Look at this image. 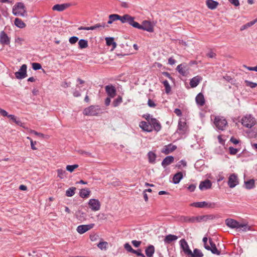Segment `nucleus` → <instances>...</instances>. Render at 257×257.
<instances>
[{"instance_id": "f257e3e1", "label": "nucleus", "mask_w": 257, "mask_h": 257, "mask_svg": "<svg viewBox=\"0 0 257 257\" xmlns=\"http://www.w3.org/2000/svg\"><path fill=\"white\" fill-rule=\"evenodd\" d=\"M13 14L16 16L26 17L28 14L26 8L24 4L21 2L17 3L13 7Z\"/></svg>"}, {"instance_id": "f03ea898", "label": "nucleus", "mask_w": 257, "mask_h": 257, "mask_svg": "<svg viewBox=\"0 0 257 257\" xmlns=\"http://www.w3.org/2000/svg\"><path fill=\"white\" fill-rule=\"evenodd\" d=\"M134 24V28H135L146 31L150 33L154 32V27L150 21L145 20L142 22V25L136 22V23Z\"/></svg>"}, {"instance_id": "7ed1b4c3", "label": "nucleus", "mask_w": 257, "mask_h": 257, "mask_svg": "<svg viewBox=\"0 0 257 257\" xmlns=\"http://www.w3.org/2000/svg\"><path fill=\"white\" fill-rule=\"evenodd\" d=\"M100 111V108L98 105H90L85 108L83 111L84 115L95 116L97 115Z\"/></svg>"}, {"instance_id": "20e7f679", "label": "nucleus", "mask_w": 257, "mask_h": 257, "mask_svg": "<svg viewBox=\"0 0 257 257\" xmlns=\"http://www.w3.org/2000/svg\"><path fill=\"white\" fill-rule=\"evenodd\" d=\"M241 122L245 127L251 128L255 124V121L254 118L249 114L243 116L241 119Z\"/></svg>"}, {"instance_id": "39448f33", "label": "nucleus", "mask_w": 257, "mask_h": 257, "mask_svg": "<svg viewBox=\"0 0 257 257\" xmlns=\"http://www.w3.org/2000/svg\"><path fill=\"white\" fill-rule=\"evenodd\" d=\"M176 70L183 76L187 77L189 75L190 67L186 63H182L177 66Z\"/></svg>"}, {"instance_id": "423d86ee", "label": "nucleus", "mask_w": 257, "mask_h": 257, "mask_svg": "<svg viewBox=\"0 0 257 257\" xmlns=\"http://www.w3.org/2000/svg\"><path fill=\"white\" fill-rule=\"evenodd\" d=\"M216 127L220 130H224L227 124L226 120L223 117L216 116L214 122Z\"/></svg>"}, {"instance_id": "0eeeda50", "label": "nucleus", "mask_w": 257, "mask_h": 257, "mask_svg": "<svg viewBox=\"0 0 257 257\" xmlns=\"http://www.w3.org/2000/svg\"><path fill=\"white\" fill-rule=\"evenodd\" d=\"M119 20L122 23H127L130 25L134 28L136 21H135V17L130 16L128 14H125L122 16L119 15Z\"/></svg>"}, {"instance_id": "6e6552de", "label": "nucleus", "mask_w": 257, "mask_h": 257, "mask_svg": "<svg viewBox=\"0 0 257 257\" xmlns=\"http://www.w3.org/2000/svg\"><path fill=\"white\" fill-rule=\"evenodd\" d=\"M27 66L26 64H23L21 66L18 71L15 72L16 77L18 79H22L27 76Z\"/></svg>"}, {"instance_id": "1a4fd4ad", "label": "nucleus", "mask_w": 257, "mask_h": 257, "mask_svg": "<svg viewBox=\"0 0 257 257\" xmlns=\"http://www.w3.org/2000/svg\"><path fill=\"white\" fill-rule=\"evenodd\" d=\"M88 206L93 211H96L100 209L101 204L96 199H90L88 202Z\"/></svg>"}, {"instance_id": "9d476101", "label": "nucleus", "mask_w": 257, "mask_h": 257, "mask_svg": "<svg viewBox=\"0 0 257 257\" xmlns=\"http://www.w3.org/2000/svg\"><path fill=\"white\" fill-rule=\"evenodd\" d=\"M238 184V177L235 174H231L228 178V185L231 188L235 187Z\"/></svg>"}, {"instance_id": "9b49d317", "label": "nucleus", "mask_w": 257, "mask_h": 257, "mask_svg": "<svg viewBox=\"0 0 257 257\" xmlns=\"http://www.w3.org/2000/svg\"><path fill=\"white\" fill-rule=\"evenodd\" d=\"M11 39L4 31L0 33V43L3 45H8L10 44Z\"/></svg>"}, {"instance_id": "f8f14e48", "label": "nucleus", "mask_w": 257, "mask_h": 257, "mask_svg": "<svg viewBox=\"0 0 257 257\" xmlns=\"http://www.w3.org/2000/svg\"><path fill=\"white\" fill-rule=\"evenodd\" d=\"M94 226V223H91L89 224L86 225H79L77 228V231L78 233L80 234H83L86 232L87 231L90 230Z\"/></svg>"}, {"instance_id": "ddd939ff", "label": "nucleus", "mask_w": 257, "mask_h": 257, "mask_svg": "<svg viewBox=\"0 0 257 257\" xmlns=\"http://www.w3.org/2000/svg\"><path fill=\"white\" fill-rule=\"evenodd\" d=\"M180 244L181 248L182 249L184 252L187 255H189V254L191 252V250L190 249L189 246L185 239H181L180 240Z\"/></svg>"}, {"instance_id": "4468645a", "label": "nucleus", "mask_w": 257, "mask_h": 257, "mask_svg": "<svg viewBox=\"0 0 257 257\" xmlns=\"http://www.w3.org/2000/svg\"><path fill=\"white\" fill-rule=\"evenodd\" d=\"M139 126L144 132L150 133L153 131L152 126L151 125L150 121L149 122L142 121L140 123Z\"/></svg>"}, {"instance_id": "2eb2a0df", "label": "nucleus", "mask_w": 257, "mask_h": 257, "mask_svg": "<svg viewBox=\"0 0 257 257\" xmlns=\"http://www.w3.org/2000/svg\"><path fill=\"white\" fill-rule=\"evenodd\" d=\"M105 91L109 97L113 98L116 94V89L112 85H106L105 87Z\"/></svg>"}, {"instance_id": "dca6fc26", "label": "nucleus", "mask_w": 257, "mask_h": 257, "mask_svg": "<svg viewBox=\"0 0 257 257\" xmlns=\"http://www.w3.org/2000/svg\"><path fill=\"white\" fill-rule=\"evenodd\" d=\"M225 223L227 226L231 228L238 229L239 228L240 223L233 219H226Z\"/></svg>"}, {"instance_id": "f3484780", "label": "nucleus", "mask_w": 257, "mask_h": 257, "mask_svg": "<svg viewBox=\"0 0 257 257\" xmlns=\"http://www.w3.org/2000/svg\"><path fill=\"white\" fill-rule=\"evenodd\" d=\"M150 123L152 126V129H154L155 131L158 132L161 130L162 125L156 118H151L150 119Z\"/></svg>"}, {"instance_id": "a211bd4d", "label": "nucleus", "mask_w": 257, "mask_h": 257, "mask_svg": "<svg viewBox=\"0 0 257 257\" xmlns=\"http://www.w3.org/2000/svg\"><path fill=\"white\" fill-rule=\"evenodd\" d=\"M211 181L208 179H206L200 182L199 188L201 190H207L211 188Z\"/></svg>"}, {"instance_id": "6ab92c4d", "label": "nucleus", "mask_w": 257, "mask_h": 257, "mask_svg": "<svg viewBox=\"0 0 257 257\" xmlns=\"http://www.w3.org/2000/svg\"><path fill=\"white\" fill-rule=\"evenodd\" d=\"M71 4L70 3H65L63 4H56L54 5L53 8L52 10L53 11H57L58 12H62L68 7L71 6Z\"/></svg>"}, {"instance_id": "aec40b11", "label": "nucleus", "mask_w": 257, "mask_h": 257, "mask_svg": "<svg viewBox=\"0 0 257 257\" xmlns=\"http://www.w3.org/2000/svg\"><path fill=\"white\" fill-rule=\"evenodd\" d=\"M176 149V146L173 145L172 144H170L164 147V148L162 150V152L166 155H168L175 151Z\"/></svg>"}, {"instance_id": "412c9836", "label": "nucleus", "mask_w": 257, "mask_h": 257, "mask_svg": "<svg viewBox=\"0 0 257 257\" xmlns=\"http://www.w3.org/2000/svg\"><path fill=\"white\" fill-rule=\"evenodd\" d=\"M209 242L210 246V249H208V250L211 251L213 254L220 255L221 253L220 251L217 248L216 245L215 243L212 241V238H209Z\"/></svg>"}, {"instance_id": "4be33fe9", "label": "nucleus", "mask_w": 257, "mask_h": 257, "mask_svg": "<svg viewBox=\"0 0 257 257\" xmlns=\"http://www.w3.org/2000/svg\"><path fill=\"white\" fill-rule=\"evenodd\" d=\"M195 100L197 104L200 106H203L205 104V98L202 93H199L197 95Z\"/></svg>"}, {"instance_id": "5701e85b", "label": "nucleus", "mask_w": 257, "mask_h": 257, "mask_svg": "<svg viewBox=\"0 0 257 257\" xmlns=\"http://www.w3.org/2000/svg\"><path fill=\"white\" fill-rule=\"evenodd\" d=\"M177 239V236L169 234L165 237L164 241L165 244H170L172 242L176 240Z\"/></svg>"}, {"instance_id": "b1692460", "label": "nucleus", "mask_w": 257, "mask_h": 257, "mask_svg": "<svg viewBox=\"0 0 257 257\" xmlns=\"http://www.w3.org/2000/svg\"><path fill=\"white\" fill-rule=\"evenodd\" d=\"M202 80V78L199 76H196L192 78L190 81V85L191 87H196L199 82Z\"/></svg>"}, {"instance_id": "393cba45", "label": "nucleus", "mask_w": 257, "mask_h": 257, "mask_svg": "<svg viewBox=\"0 0 257 257\" xmlns=\"http://www.w3.org/2000/svg\"><path fill=\"white\" fill-rule=\"evenodd\" d=\"M174 158L172 156H168L165 157L163 161L162 162V165L163 167H165L166 166L169 165L174 162Z\"/></svg>"}, {"instance_id": "a878e982", "label": "nucleus", "mask_w": 257, "mask_h": 257, "mask_svg": "<svg viewBox=\"0 0 257 257\" xmlns=\"http://www.w3.org/2000/svg\"><path fill=\"white\" fill-rule=\"evenodd\" d=\"M155 252V247L150 244L145 249V253L147 257H152Z\"/></svg>"}, {"instance_id": "bb28decb", "label": "nucleus", "mask_w": 257, "mask_h": 257, "mask_svg": "<svg viewBox=\"0 0 257 257\" xmlns=\"http://www.w3.org/2000/svg\"><path fill=\"white\" fill-rule=\"evenodd\" d=\"M184 221L186 222L194 223L199 222L200 221L199 216H185L184 217Z\"/></svg>"}, {"instance_id": "cd10ccee", "label": "nucleus", "mask_w": 257, "mask_h": 257, "mask_svg": "<svg viewBox=\"0 0 257 257\" xmlns=\"http://www.w3.org/2000/svg\"><path fill=\"white\" fill-rule=\"evenodd\" d=\"M206 4L207 7L210 10L215 9L219 5L217 2L213 0H207Z\"/></svg>"}, {"instance_id": "c85d7f7f", "label": "nucleus", "mask_w": 257, "mask_h": 257, "mask_svg": "<svg viewBox=\"0 0 257 257\" xmlns=\"http://www.w3.org/2000/svg\"><path fill=\"white\" fill-rule=\"evenodd\" d=\"M183 178V174L181 172H179L175 174L173 178V182L175 184H178Z\"/></svg>"}, {"instance_id": "c756f323", "label": "nucleus", "mask_w": 257, "mask_h": 257, "mask_svg": "<svg viewBox=\"0 0 257 257\" xmlns=\"http://www.w3.org/2000/svg\"><path fill=\"white\" fill-rule=\"evenodd\" d=\"M203 253L202 252L201 250L198 248H195L193 250V252L191 251L190 254H189V257H203Z\"/></svg>"}, {"instance_id": "7c9ffc66", "label": "nucleus", "mask_w": 257, "mask_h": 257, "mask_svg": "<svg viewBox=\"0 0 257 257\" xmlns=\"http://www.w3.org/2000/svg\"><path fill=\"white\" fill-rule=\"evenodd\" d=\"M244 187L248 190L253 188L255 187L254 180L253 179H250L246 181H244Z\"/></svg>"}, {"instance_id": "2f4dec72", "label": "nucleus", "mask_w": 257, "mask_h": 257, "mask_svg": "<svg viewBox=\"0 0 257 257\" xmlns=\"http://www.w3.org/2000/svg\"><path fill=\"white\" fill-rule=\"evenodd\" d=\"M186 123L179 121L178 125V130L180 131L181 134H184L186 131Z\"/></svg>"}, {"instance_id": "473e14b6", "label": "nucleus", "mask_w": 257, "mask_h": 257, "mask_svg": "<svg viewBox=\"0 0 257 257\" xmlns=\"http://www.w3.org/2000/svg\"><path fill=\"white\" fill-rule=\"evenodd\" d=\"M14 24L16 26L21 29L24 28L26 26V24L21 19L18 18L15 19Z\"/></svg>"}, {"instance_id": "72a5a7b5", "label": "nucleus", "mask_w": 257, "mask_h": 257, "mask_svg": "<svg viewBox=\"0 0 257 257\" xmlns=\"http://www.w3.org/2000/svg\"><path fill=\"white\" fill-rule=\"evenodd\" d=\"M90 193V191L89 189H82L80 190L79 195L81 197L83 198H87L89 197Z\"/></svg>"}, {"instance_id": "f704fd0d", "label": "nucleus", "mask_w": 257, "mask_h": 257, "mask_svg": "<svg viewBox=\"0 0 257 257\" xmlns=\"http://www.w3.org/2000/svg\"><path fill=\"white\" fill-rule=\"evenodd\" d=\"M148 157L149 162L150 163L154 164L155 163L157 156L155 153H154L152 151H150L148 153Z\"/></svg>"}, {"instance_id": "c9c22d12", "label": "nucleus", "mask_w": 257, "mask_h": 257, "mask_svg": "<svg viewBox=\"0 0 257 257\" xmlns=\"http://www.w3.org/2000/svg\"><path fill=\"white\" fill-rule=\"evenodd\" d=\"M79 48L82 49L88 47V41L85 39H80L78 42Z\"/></svg>"}, {"instance_id": "e433bc0d", "label": "nucleus", "mask_w": 257, "mask_h": 257, "mask_svg": "<svg viewBox=\"0 0 257 257\" xmlns=\"http://www.w3.org/2000/svg\"><path fill=\"white\" fill-rule=\"evenodd\" d=\"M206 201L196 202H193L192 204H191V206L195 207H197V208H203V207H206Z\"/></svg>"}, {"instance_id": "4c0bfd02", "label": "nucleus", "mask_w": 257, "mask_h": 257, "mask_svg": "<svg viewBox=\"0 0 257 257\" xmlns=\"http://www.w3.org/2000/svg\"><path fill=\"white\" fill-rule=\"evenodd\" d=\"M76 188L74 187H72L69 188L66 191V196L67 197H72L75 194Z\"/></svg>"}, {"instance_id": "58836bf2", "label": "nucleus", "mask_w": 257, "mask_h": 257, "mask_svg": "<svg viewBox=\"0 0 257 257\" xmlns=\"http://www.w3.org/2000/svg\"><path fill=\"white\" fill-rule=\"evenodd\" d=\"M256 22H257V21H256V20L254 19V20L250 21V22L245 24V25H243V26H242L240 28V30L241 31L244 30L252 26Z\"/></svg>"}, {"instance_id": "ea45409f", "label": "nucleus", "mask_w": 257, "mask_h": 257, "mask_svg": "<svg viewBox=\"0 0 257 257\" xmlns=\"http://www.w3.org/2000/svg\"><path fill=\"white\" fill-rule=\"evenodd\" d=\"M165 88V92L167 94H169L171 90V86L167 80H164L162 82Z\"/></svg>"}, {"instance_id": "a19ab883", "label": "nucleus", "mask_w": 257, "mask_h": 257, "mask_svg": "<svg viewBox=\"0 0 257 257\" xmlns=\"http://www.w3.org/2000/svg\"><path fill=\"white\" fill-rule=\"evenodd\" d=\"M122 101V97L120 96H118L116 99H115L113 102L112 105L114 107L117 106Z\"/></svg>"}, {"instance_id": "79ce46f5", "label": "nucleus", "mask_w": 257, "mask_h": 257, "mask_svg": "<svg viewBox=\"0 0 257 257\" xmlns=\"http://www.w3.org/2000/svg\"><path fill=\"white\" fill-rule=\"evenodd\" d=\"M239 226H239V228L238 229H240L242 231L245 232V231H246L247 230H250L251 229L250 227L248 226L247 224H246L240 223Z\"/></svg>"}, {"instance_id": "37998d69", "label": "nucleus", "mask_w": 257, "mask_h": 257, "mask_svg": "<svg viewBox=\"0 0 257 257\" xmlns=\"http://www.w3.org/2000/svg\"><path fill=\"white\" fill-rule=\"evenodd\" d=\"M244 82L246 86L249 87L251 88H255L257 86V83L255 82H251L247 80H245Z\"/></svg>"}, {"instance_id": "c03bdc74", "label": "nucleus", "mask_w": 257, "mask_h": 257, "mask_svg": "<svg viewBox=\"0 0 257 257\" xmlns=\"http://www.w3.org/2000/svg\"><path fill=\"white\" fill-rule=\"evenodd\" d=\"M57 172L58 177H59L61 179H63L64 178L65 174L66 173L65 170L62 169H59L57 170Z\"/></svg>"}, {"instance_id": "a18cd8bd", "label": "nucleus", "mask_w": 257, "mask_h": 257, "mask_svg": "<svg viewBox=\"0 0 257 257\" xmlns=\"http://www.w3.org/2000/svg\"><path fill=\"white\" fill-rule=\"evenodd\" d=\"M78 167V165L77 164H74V165H67L66 166V170L70 172H72L74 171V170L77 168Z\"/></svg>"}, {"instance_id": "49530a36", "label": "nucleus", "mask_w": 257, "mask_h": 257, "mask_svg": "<svg viewBox=\"0 0 257 257\" xmlns=\"http://www.w3.org/2000/svg\"><path fill=\"white\" fill-rule=\"evenodd\" d=\"M212 219V217L211 215H205L202 216H199L200 221H206L208 219Z\"/></svg>"}, {"instance_id": "de8ad7c7", "label": "nucleus", "mask_w": 257, "mask_h": 257, "mask_svg": "<svg viewBox=\"0 0 257 257\" xmlns=\"http://www.w3.org/2000/svg\"><path fill=\"white\" fill-rule=\"evenodd\" d=\"M124 248L126 251L131 253H133V251L135 250L128 243H125L124 244Z\"/></svg>"}, {"instance_id": "09e8293b", "label": "nucleus", "mask_w": 257, "mask_h": 257, "mask_svg": "<svg viewBox=\"0 0 257 257\" xmlns=\"http://www.w3.org/2000/svg\"><path fill=\"white\" fill-rule=\"evenodd\" d=\"M216 207H219V206L216 203L206 202V207L209 208H214Z\"/></svg>"}, {"instance_id": "8fccbe9b", "label": "nucleus", "mask_w": 257, "mask_h": 257, "mask_svg": "<svg viewBox=\"0 0 257 257\" xmlns=\"http://www.w3.org/2000/svg\"><path fill=\"white\" fill-rule=\"evenodd\" d=\"M79 30H94L96 29V27H95V26H92L91 27H82L81 26L78 28V29Z\"/></svg>"}, {"instance_id": "3c124183", "label": "nucleus", "mask_w": 257, "mask_h": 257, "mask_svg": "<svg viewBox=\"0 0 257 257\" xmlns=\"http://www.w3.org/2000/svg\"><path fill=\"white\" fill-rule=\"evenodd\" d=\"M79 30H94L96 29V27H95V26H92L91 27H82L81 26L78 28V29Z\"/></svg>"}, {"instance_id": "603ef678", "label": "nucleus", "mask_w": 257, "mask_h": 257, "mask_svg": "<svg viewBox=\"0 0 257 257\" xmlns=\"http://www.w3.org/2000/svg\"><path fill=\"white\" fill-rule=\"evenodd\" d=\"M109 19L111 20L113 22L118 20L119 15L118 14H111L108 16Z\"/></svg>"}, {"instance_id": "864d4df0", "label": "nucleus", "mask_w": 257, "mask_h": 257, "mask_svg": "<svg viewBox=\"0 0 257 257\" xmlns=\"http://www.w3.org/2000/svg\"><path fill=\"white\" fill-rule=\"evenodd\" d=\"M108 243L106 241H102L100 242L98 244L97 246L101 249H106V245H107Z\"/></svg>"}, {"instance_id": "5fc2aeb1", "label": "nucleus", "mask_w": 257, "mask_h": 257, "mask_svg": "<svg viewBox=\"0 0 257 257\" xmlns=\"http://www.w3.org/2000/svg\"><path fill=\"white\" fill-rule=\"evenodd\" d=\"M228 150H229L230 154H231L232 155H236L238 153V152L239 151L238 149H236V148H234L232 147H229Z\"/></svg>"}, {"instance_id": "6e6d98bb", "label": "nucleus", "mask_w": 257, "mask_h": 257, "mask_svg": "<svg viewBox=\"0 0 257 257\" xmlns=\"http://www.w3.org/2000/svg\"><path fill=\"white\" fill-rule=\"evenodd\" d=\"M133 253L136 254L138 256L145 257V255L142 253V250L141 249L134 250Z\"/></svg>"}, {"instance_id": "4d7b16f0", "label": "nucleus", "mask_w": 257, "mask_h": 257, "mask_svg": "<svg viewBox=\"0 0 257 257\" xmlns=\"http://www.w3.org/2000/svg\"><path fill=\"white\" fill-rule=\"evenodd\" d=\"M32 68L34 70H38L42 68V66L40 63H33Z\"/></svg>"}, {"instance_id": "13d9d810", "label": "nucleus", "mask_w": 257, "mask_h": 257, "mask_svg": "<svg viewBox=\"0 0 257 257\" xmlns=\"http://www.w3.org/2000/svg\"><path fill=\"white\" fill-rule=\"evenodd\" d=\"M105 40L107 46H111L113 42H114V38L112 37H107L105 38Z\"/></svg>"}, {"instance_id": "bf43d9fd", "label": "nucleus", "mask_w": 257, "mask_h": 257, "mask_svg": "<svg viewBox=\"0 0 257 257\" xmlns=\"http://www.w3.org/2000/svg\"><path fill=\"white\" fill-rule=\"evenodd\" d=\"M78 40V38L76 36H73L69 38V41L70 44H75Z\"/></svg>"}, {"instance_id": "052dcab7", "label": "nucleus", "mask_w": 257, "mask_h": 257, "mask_svg": "<svg viewBox=\"0 0 257 257\" xmlns=\"http://www.w3.org/2000/svg\"><path fill=\"white\" fill-rule=\"evenodd\" d=\"M132 243L135 246V247H138L140 246L141 244L142 241H138L136 240H133L132 241Z\"/></svg>"}, {"instance_id": "680f3d73", "label": "nucleus", "mask_w": 257, "mask_h": 257, "mask_svg": "<svg viewBox=\"0 0 257 257\" xmlns=\"http://www.w3.org/2000/svg\"><path fill=\"white\" fill-rule=\"evenodd\" d=\"M196 188V185L195 184H191L187 187V190L190 192H192L194 191Z\"/></svg>"}, {"instance_id": "e2e57ef3", "label": "nucleus", "mask_w": 257, "mask_h": 257, "mask_svg": "<svg viewBox=\"0 0 257 257\" xmlns=\"http://www.w3.org/2000/svg\"><path fill=\"white\" fill-rule=\"evenodd\" d=\"M27 139L30 140L32 149L33 150H36L37 149L35 146V145L36 144V142H33L30 137H28Z\"/></svg>"}, {"instance_id": "0e129e2a", "label": "nucleus", "mask_w": 257, "mask_h": 257, "mask_svg": "<svg viewBox=\"0 0 257 257\" xmlns=\"http://www.w3.org/2000/svg\"><path fill=\"white\" fill-rule=\"evenodd\" d=\"M148 104L151 107H155L156 106V104L150 99L148 100Z\"/></svg>"}, {"instance_id": "69168bd1", "label": "nucleus", "mask_w": 257, "mask_h": 257, "mask_svg": "<svg viewBox=\"0 0 257 257\" xmlns=\"http://www.w3.org/2000/svg\"><path fill=\"white\" fill-rule=\"evenodd\" d=\"M7 117H9L10 119V120L13 122H15L16 119L17 118V117L15 115L13 114H8Z\"/></svg>"}, {"instance_id": "338daca9", "label": "nucleus", "mask_w": 257, "mask_h": 257, "mask_svg": "<svg viewBox=\"0 0 257 257\" xmlns=\"http://www.w3.org/2000/svg\"><path fill=\"white\" fill-rule=\"evenodd\" d=\"M229 2L233 5L234 6L237 7L239 5V2L238 0H228Z\"/></svg>"}, {"instance_id": "774afa93", "label": "nucleus", "mask_w": 257, "mask_h": 257, "mask_svg": "<svg viewBox=\"0 0 257 257\" xmlns=\"http://www.w3.org/2000/svg\"><path fill=\"white\" fill-rule=\"evenodd\" d=\"M230 141L233 144H237L239 143V141L237 140L236 139H235V138H234L233 137H232L230 139Z\"/></svg>"}]
</instances>
